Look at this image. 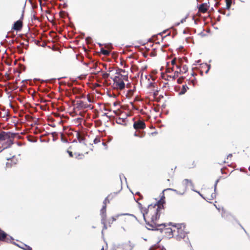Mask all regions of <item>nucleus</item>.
<instances>
[{
    "label": "nucleus",
    "mask_w": 250,
    "mask_h": 250,
    "mask_svg": "<svg viewBox=\"0 0 250 250\" xmlns=\"http://www.w3.org/2000/svg\"><path fill=\"white\" fill-rule=\"evenodd\" d=\"M169 225H171L177 228V235L175 237L177 240L180 241L181 239L185 238L188 232H186L184 230L186 226L184 223L180 224H173L172 223H169Z\"/></svg>",
    "instance_id": "f257e3e1"
},
{
    "label": "nucleus",
    "mask_w": 250,
    "mask_h": 250,
    "mask_svg": "<svg viewBox=\"0 0 250 250\" xmlns=\"http://www.w3.org/2000/svg\"><path fill=\"white\" fill-rule=\"evenodd\" d=\"M148 211V208H145L144 209V211L143 212H142L144 219L145 221L146 222V224L151 228H146L148 230H159L161 233H162L163 231V229L158 228V227L163 226L164 227V228H165L167 226L166 224V223H162L160 224H158L155 223L153 225L152 224H150L148 222H147L146 220V218L145 217V213H147Z\"/></svg>",
    "instance_id": "f03ea898"
},
{
    "label": "nucleus",
    "mask_w": 250,
    "mask_h": 250,
    "mask_svg": "<svg viewBox=\"0 0 250 250\" xmlns=\"http://www.w3.org/2000/svg\"><path fill=\"white\" fill-rule=\"evenodd\" d=\"M18 135L17 133H13L11 132L1 131L0 132V142L6 139L14 138Z\"/></svg>",
    "instance_id": "7ed1b4c3"
},
{
    "label": "nucleus",
    "mask_w": 250,
    "mask_h": 250,
    "mask_svg": "<svg viewBox=\"0 0 250 250\" xmlns=\"http://www.w3.org/2000/svg\"><path fill=\"white\" fill-rule=\"evenodd\" d=\"M13 238L0 229V241L9 243L13 240Z\"/></svg>",
    "instance_id": "20e7f679"
},
{
    "label": "nucleus",
    "mask_w": 250,
    "mask_h": 250,
    "mask_svg": "<svg viewBox=\"0 0 250 250\" xmlns=\"http://www.w3.org/2000/svg\"><path fill=\"white\" fill-rule=\"evenodd\" d=\"M23 13H24V10L22 11V13L21 14V16L20 20L17 21H15L13 24V26L12 27V29H14L15 31H19L21 30L22 27V20L23 18Z\"/></svg>",
    "instance_id": "39448f33"
},
{
    "label": "nucleus",
    "mask_w": 250,
    "mask_h": 250,
    "mask_svg": "<svg viewBox=\"0 0 250 250\" xmlns=\"http://www.w3.org/2000/svg\"><path fill=\"white\" fill-rule=\"evenodd\" d=\"M133 127L135 129H144L146 127V124L145 122L142 121L135 122L133 124Z\"/></svg>",
    "instance_id": "423d86ee"
},
{
    "label": "nucleus",
    "mask_w": 250,
    "mask_h": 250,
    "mask_svg": "<svg viewBox=\"0 0 250 250\" xmlns=\"http://www.w3.org/2000/svg\"><path fill=\"white\" fill-rule=\"evenodd\" d=\"M162 209L161 207H158L156 209L154 215L151 217V221L154 222L158 220L160 218V211Z\"/></svg>",
    "instance_id": "0eeeda50"
},
{
    "label": "nucleus",
    "mask_w": 250,
    "mask_h": 250,
    "mask_svg": "<svg viewBox=\"0 0 250 250\" xmlns=\"http://www.w3.org/2000/svg\"><path fill=\"white\" fill-rule=\"evenodd\" d=\"M77 108L79 109H85L88 107H90V104H87L84 103V102L82 101H78L77 104Z\"/></svg>",
    "instance_id": "6e6552de"
},
{
    "label": "nucleus",
    "mask_w": 250,
    "mask_h": 250,
    "mask_svg": "<svg viewBox=\"0 0 250 250\" xmlns=\"http://www.w3.org/2000/svg\"><path fill=\"white\" fill-rule=\"evenodd\" d=\"M106 205H103L101 210H100V214L101 216V221L104 223V219L106 218Z\"/></svg>",
    "instance_id": "1a4fd4ad"
},
{
    "label": "nucleus",
    "mask_w": 250,
    "mask_h": 250,
    "mask_svg": "<svg viewBox=\"0 0 250 250\" xmlns=\"http://www.w3.org/2000/svg\"><path fill=\"white\" fill-rule=\"evenodd\" d=\"M208 6L206 3H203L199 5L198 9L200 12L205 13L208 10Z\"/></svg>",
    "instance_id": "9d476101"
},
{
    "label": "nucleus",
    "mask_w": 250,
    "mask_h": 250,
    "mask_svg": "<svg viewBox=\"0 0 250 250\" xmlns=\"http://www.w3.org/2000/svg\"><path fill=\"white\" fill-rule=\"evenodd\" d=\"M76 137L80 143H82L84 145H86V144L84 142L85 138L83 137L79 132H77Z\"/></svg>",
    "instance_id": "9b49d317"
},
{
    "label": "nucleus",
    "mask_w": 250,
    "mask_h": 250,
    "mask_svg": "<svg viewBox=\"0 0 250 250\" xmlns=\"http://www.w3.org/2000/svg\"><path fill=\"white\" fill-rule=\"evenodd\" d=\"M116 86L121 90L124 89L125 87V84L123 80L118 81L115 83Z\"/></svg>",
    "instance_id": "f8f14e48"
},
{
    "label": "nucleus",
    "mask_w": 250,
    "mask_h": 250,
    "mask_svg": "<svg viewBox=\"0 0 250 250\" xmlns=\"http://www.w3.org/2000/svg\"><path fill=\"white\" fill-rule=\"evenodd\" d=\"M165 233L167 234V237L169 239L172 238L173 237V230L172 229L169 228L165 229Z\"/></svg>",
    "instance_id": "ddd939ff"
},
{
    "label": "nucleus",
    "mask_w": 250,
    "mask_h": 250,
    "mask_svg": "<svg viewBox=\"0 0 250 250\" xmlns=\"http://www.w3.org/2000/svg\"><path fill=\"white\" fill-rule=\"evenodd\" d=\"M117 194H118V192H114L113 195L110 194V195H109L107 197H106L104 199V201H103L104 205L106 206L107 202L108 203H109V201L108 200V199L110 198V199H112L113 198L114 196L116 195Z\"/></svg>",
    "instance_id": "4468645a"
},
{
    "label": "nucleus",
    "mask_w": 250,
    "mask_h": 250,
    "mask_svg": "<svg viewBox=\"0 0 250 250\" xmlns=\"http://www.w3.org/2000/svg\"><path fill=\"white\" fill-rule=\"evenodd\" d=\"M165 203V200L164 199H160L153 207L154 208L156 206L158 207H161L162 209L164 208V204Z\"/></svg>",
    "instance_id": "2eb2a0df"
},
{
    "label": "nucleus",
    "mask_w": 250,
    "mask_h": 250,
    "mask_svg": "<svg viewBox=\"0 0 250 250\" xmlns=\"http://www.w3.org/2000/svg\"><path fill=\"white\" fill-rule=\"evenodd\" d=\"M188 87L187 84L183 85L181 91L179 93V95H184L186 93L187 90L188 89Z\"/></svg>",
    "instance_id": "dca6fc26"
},
{
    "label": "nucleus",
    "mask_w": 250,
    "mask_h": 250,
    "mask_svg": "<svg viewBox=\"0 0 250 250\" xmlns=\"http://www.w3.org/2000/svg\"><path fill=\"white\" fill-rule=\"evenodd\" d=\"M100 52H101V53L102 54L105 55V56H108V55H109V54L110 53L109 51L106 50L103 47L101 48Z\"/></svg>",
    "instance_id": "f3484780"
},
{
    "label": "nucleus",
    "mask_w": 250,
    "mask_h": 250,
    "mask_svg": "<svg viewBox=\"0 0 250 250\" xmlns=\"http://www.w3.org/2000/svg\"><path fill=\"white\" fill-rule=\"evenodd\" d=\"M183 182L185 183L186 186H188V184H189L191 187H194V185L192 183L191 180L185 179L184 180Z\"/></svg>",
    "instance_id": "a211bd4d"
},
{
    "label": "nucleus",
    "mask_w": 250,
    "mask_h": 250,
    "mask_svg": "<svg viewBox=\"0 0 250 250\" xmlns=\"http://www.w3.org/2000/svg\"><path fill=\"white\" fill-rule=\"evenodd\" d=\"M7 139H8V141H7L8 146H7L3 148V149L10 147L11 146L14 144V141L12 139V138Z\"/></svg>",
    "instance_id": "6ab92c4d"
},
{
    "label": "nucleus",
    "mask_w": 250,
    "mask_h": 250,
    "mask_svg": "<svg viewBox=\"0 0 250 250\" xmlns=\"http://www.w3.org/2000/svg\"><path fill=\"white\" fill-rule=\"evenodd\" d=\"M226 9L228 10H229L230 8V6L231 5V1H229L228 0H226Z\"/></svg>",
    "instance_id": "aec40b11"
},
{
    "label": "nucleus",
    "mask_w": 250,
    "mask_h": 250,
    "mask_svg": "<svg viewBox=\"0 0 250 250\" xmlns=\"http://www.w3.org/2000/svg\"><path fill=\"white\" fill-rule=\"evenodd\" d=\"M167 189L168 190L173 191L174 192H175L176 194H177L178 195H183V194H184V193H181V192H179V191H178L177 190L173 189V188H167Z\"/></svg>",
    "instance_id": "412c9836"
},
{
    "label": "nucleus",
    "mask_w": 250,
    "mask_h": 250,
    "mask_svg": "<svg viewBox=\"0 0 250 250\" xmlns=\"http://www.w3.org/2000/svg\"><path fill=\"white\" fill-rule=\"evenodd\" d=\"M221 215H222V217H224L225 218H226L227 217V216H228L229 215H231L230 214H229L228 212H226L224 210H223L222 211Z\"/></svg>",
    "instance_id": "4be33fe9"
},
{
    "label": "nucleus",
    "mask_w": 250,
    "mask_h": 250,
    "mask_svg": "<svg viewBox=\"0 0 250 250\" xmlns=\"http://www.w3.org/2000/svg\"><path fill=\"white\" fill-rule=\"evenodd\" d=\"M182 72V70H180L179 72L178 71H175L174 72V75L172 77V79L173 80L175 79L176 78H177L178 77V74L179 73H181Z\"/></svg>",
    "instance_id": "5701e85b"
},
{
    "label": "nucleus",
    "mask_w": 250,
    "mask_h": 250,
    "mask_svg": "<svg viewBox=\"0 0 250 250\" xmlns=\"http://www.w3.org/2000/svg\"><path fill=\"white\" fill-rule=\"evenodd\" d=\"M134 135L136 137H139L140 138H143L145 136V133L143 132L141 133V134L137 133L136 132H135Z\"/></svg>",
    "instance_id": "b1692460"
},
{
    "label": "nucleus",
    "mask_w": 250,
    "mask_h": 250,
    "mask_svg": "<svg viewBox=\"0 0 250 250\" xmlns=\"http://www.w3.org/2000/svg\"><path fill=\"white\" fill-rule=\"evenodd\" d=\"M101 223L104 225L103 229H107V226L106 225V219H104V223L101 221ZM102 233H103V230H102Z\"/></svg>",
    "instance_id": "393cba45"
},
{
    "label": "nucleus",
    "mask_w": 250,
    "mask_h": 250,
    "mask_svg": "<svg viewBox=\"0 0 250 250\" xmlns=\"http://www.w3.org/2000/svg\"><path fill=\"white\" fill-rule=\"evenodd\" d=\"M219 180H220V179H218L215 182V183L214 185V191L215 192L216 191L217 185V184L218 183V182H219Z\"/></svg>",
    "instance_id": "a878e982"
},
{
    "label": "nucleus",
    "mask_w": 250,
    "mask_h": 250,
    "mask_svg": "<svg viewBox=\"0 0 250 250\" xmlns=\"http://www.w3.org/2000/svg\"><path fill=\"white\" fill-rule=\"evenodd\" d=\"M182 69L183 71H182V72L185 73H186L188 70V66L186 65H183L182 67Z\"/></svg>",
    "instance_id": "bb28decb"
},
{
    "label": "nucleus",
    "mask_w": 250,
    "mask_h": 250,
    "mask_svg": "<svg viewBox=\"0 0 250 250\" xmlns=\"http://www.w3.org/2000/svg\"><path fill=\"white\" fill-rule=\"evenodd\" d=\"M122 72L125 73V70L122 69H119L118 70H117L116 74L121 75V73H122Z\"/></svg>",
    "instance_id": "cd10ccee"
},
{
    "label": "nucleus",
    "mask_w": 250,
    "mask_h": 250,
    "mask_svg": "<svg viewBox=\"0 0 250 250\" xmlns=\"http://www.w3.org/2000/svg\"><path fill=\"white\" fill-rule=\"evenodd\" d=\"M22 245L24 246V247H25V248H24V250H32V248L29 246L25 244H22Z\"/></svg>",
    "instance_id": "c85d7f7f"
},
{
    "label": "nucleus",
    "mask_w": 250,
    "mask_h": 250,
    "mask_svg": "<svg viewBox=\"0 0 250 250\" xmlns=\"http://www.w3.org/2000/svg\"><path fill=\"white\" fill-rule=\"evenodd\" d=\"M121 80V78L119 76H116L114 77V78L113 79V81L115 83H116V82H118V80Z\"/></svg>",
    "instance_id": "c756f323"
},
{
    "label": "nucleus",
    "mask_w": 250,
    "mask_h": 250,
    "mask_svg": "<svg viewBox=\"0 0 250 250\" xmlns=\"http://www.w3.org/2000/svg\"><path fill=\"white\" fill-rule=\"evenodd\" d=\"M11 243L13 244H14L15 245L18 246V247L22 249H24V246H23L22 245V246L19 245V244H18L16 243L15 242H13V241H11Z\"/></svg>",
    "instance_id": "7c9ffc66"
},
{
    "label": "nucleus",
    "mask_w": 250,
    "mask_h": 250,
    "mask_svg": "<svg viewBox=\"0 0 250 250\" xmlns=\"http://www.w3.org/2000/svg\"><path fill=\"white\" fill-rule=\"evenodd\" d=\"M184 79V77H181L177 79V82L178 83H181Z\"/></svg>",
    "instance_id": "2f4dec72"
},
{
    "label": "nucleus",
    "mask_w": 250,
    "mask_h": 250,
    "mask_svg": "<svg viewBox=\"0 0 250 250\" xmlns=\"http://www.w3.org/2000/svg\"><path fill=\"white\" fill-rule=\"evenodd\" d=\"M100 142V139L99 138H97V137L95 138L93 141V143L95 144H98Z\"/></svg>",
    "instance_id": "473e14b6"
},
{
    "label": "nucleus",
    "mask_w": 250,
    "mask_h": 250,
    "mask_svg": "<svg viewBox=\"0 0 250 250\" xmlns=\"http://www.w3.org/2000/svg\"><path fill=\"white\" fill-rule=\"evenodd\" d=\"M205 65L208 67V69L205 72V73L207 74L209 70H210L211 66L210 64H208L207 63H205Z\"/></svg>",
    "instance_id": "72a5a7b5"
},
{
    "label": "nucleus",
    "mask_w": 250,
    "mask_h": 250,
    "mask_svg": "<svg viewBox=\"0 0 250 250\" xmlns=\"http://www.w3.org/2000/svg\"><path fill=\"white\" fill-rule=\"evenodd\" d=\"M85 41L87 42V43H90L91 41H92V39L90 37H87L85 39Z\"/></svg>",
    "instance_id": "f704fd0d"
},
{
    "label": "nucleus",
    "mask_w": 250,
    "mask_h": 250,
    "mask_svg": "<svg viewBox=\"0 0 250 250\" xmlns=\"http://www.w3.org/2000/svg\"><path fill=\"white\" fill-rule=\"evenodd\" d=\"M121 76L123 77V79L125 81H128V75H121Z\"/></svg>",
    "instance_id": "c9c22d12"
},
{
    "label": "nucleus",
    "mask_w": 250,
    "mask_h": 250,
    "mask_svg": "<svg viewBox=\"0 0 250 250\" xmlns=\"http://www.w3.org/2000/svg\"><path fill=\"white\" fill-rule=\"evenodd\" d=\"M218 12L222 14H223V15H225L226 14V12H225V9H219L218 10Z\"/></svg>",
    "instance_id": "e433bc0d"
},
{
    "label": "nucleus",
    "mask_w": 250,
    "mask_h": 250,
    "mask_svg": "<svg viewBox=\"0 0 250 250\" xmlns=\"http://www.w3.org/2000/svg\"><path fill=\"white\" fill-rule=\"evenodd\" d=\"M184 241H185V242L187 243H189V246H190V247H191V243H190V242H189V239H188V237H187V238H186V237H185V238L184 239Z\"/></svg>",
    "instance_id": "4c0bfd02"
},
{
    "label": "nucleus",
    "mask_w": 250,
    "mask_h": 250,
    "mask_svg": "<svg viewBox=\"0 0 250 250\" xmlns=\"http://www.w3.org/2000/svg\"><path fill=\"white\" fill-rule=\"evenodd\" d=\"M210 196H211V199H214L216 198V191L213 193H212L210 195Z\"/></svg>",
    "instance_id": "58836bf2"
},
{
    "label": "nucleus",
    "mask_w": 250,
    "mask_h": 250,
    "mask_svg": "<svg viewBox=\"0 0 250 250\" xmlns=\"http://www.w3.org/2000/svg\"><path fill=\"white\" fill-rule=\"evenodd\" d=\"M167 189H164L162 192V193H161V194H162L161 195V199H164V200H165V196H164V191H166V190H167Z\"/></svg>",
    "instance_id": "ea45409f"
},
{
    "label": "nucleus",
    "mask_w": 250,
    "mask_h": 250,
    "mask_svg": "<svg viewBox=\"0 0 250 250\" xmlns=\"http://www.w3.org/2000/svg\"><path fill=\"white\" fill-rule=\"evenodd\" d=\"M193 190L194 191H195V192H197V193L199 194V195H200V196L202 198H203V199H205V200L206 199V198H205V197H204V196H203L201 193H200V192L197 191L195 190Z\"/></svg>",
    "instance_id": "a19ab883"
},
{
    "label": "nucleus",
    "mask_w": 250,
    "mask_h": 250,
    "mask_svg": "<svg viewBox=\"0 0 250 250\" xmlns=\"http://www.w3.org/2000/svg\"><path fill=\"white\" fill-rule=\"evenodd\" d=\"M176 58H175L174 59H173L171 61V64H172V65H175V63H176Z\"/></svg>",
    "instance_id": "79ce46f5"
},
{
    "label": "nucleus",
    "mask_w": 250,
    "mask_h": 250,
    "mask_svg": "<svg viewBox=\"0 0 250 250\" xmlns=\"http://www.w3.org/2000/svg\"><path fill=\"white\" fill-rule=\"evenodd\" d=\"M109 76V74L107 73H104L103 74V77L105 78H107Z\"/></svg>",
    "instance_id": "37998d69"
},
{
    "label": "nucleus",
    "mask_w": 250,
    "mask_h": 250,
    "mask_svg": "<svg viewBox=\"0 0 250 250\" xmlns=\"http://www.w3.org/2000/svg\"><path fill=\"white\" fill-rule=\"evenodd\" d=\"M67 152L68 153L69 156L70 157H72L73 156V153H72V151H69V150H67Z\"/></svg>",
    "instance_id": "c03bdc74"
},
{
    "label": "nucleus",
    "mask_w": 250,
    "mask_h": 250,
    "mask_svg": "<svg viewBox=\"0 0 250 250\" xmlns=\"http://www.w3.org/2000/svg\"><path fill=\"white\" fill-rule=\"evenodd\" d=\"M122 176L125 178V182H126V178H125V176L124 175V174H120V180H121V183L122 182Z\"/></svg>",
    "instance_id": "a18cd8bd"
},
{
    "label": "nucleus",
    "mask_w": 250,
    "mask_h": 250,
    "mask_svg": "<svg viewBox=\"0 0 250 250\" xmlns=\"http://www.w3.org/2000/svg\"><path fill=\"white\" fill-rule=\"evenodd\" d=\"M28 140L30 142H33V143H35L37 142V140H35V139H30V138H28Z\"/></svg>",
    "instance_id": "49530a36"
},
{
    "label": "nucleus",
    "mask_w": 250,
    "mask_h": 250,
    "mask_svg": "<svg viewBox=\"0 0 250 250\" xmlns=\"http://www.w3.org/2000/svg\"><path fill=\"white\" fill-rule=\"evenodd\" d=\"M155 87L154 83H150L148 84V87Z\"/></svg>",
    "instance_id": "de8ad7c7"
},
{
    "label": "nucleus",
    "mask_w": 250,
    "mask_h": 250,
    "mask_svg": "<svg viewBox=\"0 0 250 250\" xmlns=\"http://www.w3.org/2000/svg\"><path fill=\"white\" fill-rule=\"evenodd\" d=\"M187 17H188V16H186L185 18H184L182 19L181 20V21H180V23H184L185 21H186V19L187 18Z\"/></svg>",
    "instance_id": "09e8293b"
},
{
    "label": "nucleus",
    "mask_w": 250,
    "mask_h": 250,
    "mask_svg": "<svg viewBox=\"0 0 250 250\" xmlns=\"http://www.w3.org/2000/svg\"><path fill=\"white\" fill-rule=\"evenodd\" d=\"M239 225H240V226L242 228V229L245 231V233L249 236V237L250 238V236L249 235V234L247 233V232L246 231V230L244 229V228L243 227V226L239 223Z\"/></svg>",
    "instance_id": "8fccbe9b"
},
{
    "label": "nucleus",
    "mask_w": 250,
    "mask_h": 250,
    "mask_svg": "<svg viewBox=\"0 0 250 250\" xmlns=\"http://www.w3.org/2000/svg\"><path fill=\"white\" fill-rule=\"evenodd\" d=\"M161 239H160V240L157 242V243L156 244H155V246H156V247H157V248H158V247H160V246H159V243L161 242Z\"/></svg>",
    "instance_id": "3c124183"
},
{
    "label": "nucleus",
    "mask_w": 250,
    "mask_h": 250,
    "mask_svg": "<svg viewBox=\"0 0 250 250\" xmlns=\"http://www.w3.org/2000/svg\"><path fill=\"white\" fill-rule=\"evenodd\" d=\"M161 239H160V240L157 242V243L156 244H155V246H156V247H157V248H158V247H160V246H159V243L161 242Z\"/></svg>",
    "instance_id": "603ef678"
},
{
    "label": "nucleus",
    "mask_w": 250,
    "mask_h": 250,
    "mask_svg": "<svg viewBox=\"0 0 250 250\" xmlns=\"http://www.w3.org/2000/svg\"><path fill=\"white\" fill-rule=\"evenodd\" d=\"M75 155L76 156V158H78V157H79V156H83V154H80V153H79V154L75 153Z\"/></svg>",
    "instance_id": "864d4df0"
},
{
    "label": "nucleus",
    "mask_w": 250,
    "mask_h": 250,
    "mask_svg": "<svg viewBox=\"0 0 250 250\" xmlns=\"http://www.w3.org/2000/svg\"><path fill=\"white\" fill-rule=\"evenodd\" d=\"M150 56L152 57H154L156 56V53L155 52H151L150 53Z\"/></svg>",
    "instance_id": "5fc2aeb1"
},
{
    "label": "nucleus",
    "mask_w": 250,
    "mask_h": 250,
    "mask_svg": "<svg viewBox=\"0 0 250 250\" xmlns=\"http://www.w3.org/2000/svg\"><path fill=\"white\" fill-rule=\"evenodd\" d=\"M121 118H119L117 121H116V123L118 124H122V123H121Z\"/></svg>",
    "instance_id": "6e6d98bb"
},
{
    "label": "nucleus",
    "mask_w": 250,
    "mask_h": 250,
    "mask_svg": "<svg viewBox=\"0 0 250 250\" xmlns=\"http://www.w3.org/2000/svg\"><path fill=\"white\" fill-rule=\"evenodd\" d=\"M6 166L7 167H12V165L11 163H7Z\"/></svg>",
    "instance_id": "4d7b16f0"
},
{
    "label": "nucleus",
    "mask_w": 250,
    "mask_h": 250,
    "mask_svg": "<svg viewBox=\"0 0 250 250\" xmlns=\"http://www.w3.org/2000/svg\"><path fill=\"white\" fill-rule=\"evenodd\" d=\"M158 91L156 90L155 92H154V96H156L158 95Z\"/></svg>",
    "instance_id": "13d9d810"
},
{
    "label": "nucleus",
    "mask_w": 250,
    "mask_h": 250,
    "mask_svg": "<svg viewBox=\"0 0 250 250\" xmlns=\"http://www.w3.org/2000/svg\"><path fill=\"white\" fill-rule=\"evenodd\" d=\"M151 247H152V248H153V249H154V250H155V249H156L158 248L156 247V246H155V244H154V245H152V246H151Z\"/></svg>",
    "instance_id": "bf43d9fd"
},
{
    "label": "nucleus",
    "mask_w": 250,
    "mask_h": 250,
    "mask_svg": "<svg viewBox=\"0 0 250 250\" xmlns=\"http://www.w3.org/2000/svg\"><path fill=\"white\" fill-rule=\"evenodd\" d=\"M103 116H106V117H107L108 118H109L110 119V116H108L107 115V113H104V114L103 115Z\"/></svg>",
    "instance_id": "052dcab7"
},
{
    "label": "nucleus",
    "mask_w": 250,
    "mask_h": 250,
    "mask_svg": "<svg viewBox=\"0 0 250 250\" xmlns=\"http://www.w3.org/2000/svg\"><path fill=\"white\" fill-rule=\"evenodd\" d=\"M102 145H103V146H105V148H106V149L107 148V145H106V144L105 143L103 142V143H102Z\"/></svg>",
    "instance_id": "680f3d73"
},
{
    "label": "nucleus",
    "mask_w": 250,
    "mask_h": 250,
    "mask_svg": "<svg viewBox=\"0 0 250 250\" xmlns=\"http://www.w3.org/2000/svg\"><path fill=\"white\" fill-rule=\"evenodd\" d=\"M126 86H127V87H128V88L130 87V86H131V83H127V84H126Z\"/></svg>",
    "instance_id": "e2e57ef3"
},
{
    "label": "nucleus",
    "mask_w": 250,
    "mask_h": 250,
    "mask_svg": "<svg viewBox=\"0 0 250 250\" xmlns=\"http://www.w3.org/2000/svg\"><path fill=\"white\" fill-rule=\"evenodd\" d=\"M211 196H210V197H209V198H206V199H205V200H206L207 201H208V200H212V199H211Z\"/></svg>",
    "instance_id": "0e129e2a"
},
{
    "label": "nucleus",
    "mask_w": 250,
    "mask_h": 250,
    "mask_svg": "<svg viewBox=\"0 0 250 250\" xmlns=\"http://www.w3.org/2000/svg\"><path fill=\"white\" fill-rule=\"evenodd\" d=\"M211 196H210V197H209V198H206V199H205V200H206L207 201H208V200H212V199H211Z\"/></svg>",
    "instance_id": "69168bd1"
},
{
    "label": "nucleus",
    "mask_w": 250,
    "mask_h": 250,
    "mask_svg": "<svg viewBox=\"0 0 250 250\" xmlns=\"http://www.w3.org/2000/svg\"><path fill=\"white\" fill-rule=\"evenodd\" d=\"M196 80V79H194V80H191L190 81V82L193 83V85H194V81Z\"/></svg>",
    "instance_id": "338daca9"
},
{
    "label": "nucleus",
    "mask_w": 250,
    "mask_h": 250,
    "mask_svg": "<svg viewBox=\"0 0 250 250\" xmlns=\"http://www.w3.org/2000/svg\"><path fill=\"white\" fill-rule=\"evenodd\" d=\"M232 156V154H229L228 155V157H227V159H228L229 157H231Z\"/></svg>",
    "instance_id": "774afa93"
}]
</instances>
